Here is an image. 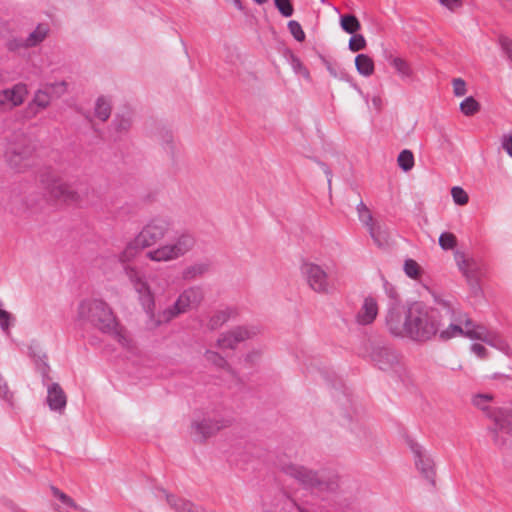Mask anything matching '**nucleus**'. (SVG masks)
Masks as SVG:
<instances>
[{"label":"nucleus","instance_id":"f257e3e1","mask_svg":"<svg viewBox=\"0 0 512 512\" xmlns=\"http://www.w3.org/2000/svg\"><path fill=\"white\" fill-rule=\"evenodd\" d=\"M440 304L451 313V323L445 329H440V311L421 301L390 307L385 316V327L392 336L417 343H426L437 336L442 341L466 337L508 352L507 342L496 332L474 323L466 313L457 311L451 303L441 301Z\"/></svg>","mask_w":512,"mask_h":512},{"label":"nucleus","instance_id":"f03ea898","mask_svg":"<svg viewBox=\"0 0 512 512\" xmlns=\"http://www.w3.org/2000/svg\"><path fill=\"white\" fill-rule=\"evenodd\" d=\"M173 228L172 221L167 217H155L148 221L133 240L127 243L118 259L121 263L134 260L141 250L149 248L163 240Z\"/></svg>","mask_w":512,"mask_h":512},{"label":"nucleus","instance_id":"7ed1b4c3","mask_svg":"<svg viewBox=\"0 0 512 512\" xmlns=\"http://www.w3.org/2000/svg\"><path fill=\"white\" fill-rule=\"evenodd\" d=\"M78 316L80 319L92 323L104 333L112 335L123 346L127 344L124 332L112 310L102 300L93 299L81 302L78 307Z\"/></svg>","mask_w":512,"mask_h":512},{"label":"nucleus","instance_id":"20e7f679","mask_svg":"<svg viewBox=\"0 0 512 512\" xmlns=\"http://www.w3.org/2000/svg\"><path fill=\"white\" fill-rule=\"evenodd\" d=\"M204 300V291L200 286H190L184 289L175 302L156 315H152L155 326L167 324L188 311L197 308Z\"/></svg>","mask_w":512,"mask_h":512},{"label":"nucleus","instance_id":"39448f33","mask_svg":"<svg viewBox=\"0 0 512 512\" xmlns=\"http://www.w3.org/2000/svg\"><path fill=\"white\" fill-rule=\"evenodd\" d=\"M194 246V236L189 233H181L172 241L147 251L145 257L156 263L172 262L188 254Z\"/></svg>","mask_w":512,"mask_h":512},{"label":"nucleus","instance_id":"423d86ee","mask_svg":"<svg viewBox=\"0 0 512 512\" xmlns=\"http://www.w3.org/2000/svg\"><path fill=\"white\" fill-rule=\"evenodd\" d=\"M40 181L53 200L69 205H79L82 202V196L72 184L63 180L54 171L47 170L42 173Z\"/></svg>","mask_w":512,"mask_h":512},{"label":"nucleus","instance_id":"0eeeda50","mask_svg":"<svg viewBox=\"0 0 512 512\" xmlns=\"http://www.w3.org/2000/svg\"><path fill=\"white\" fill-rule=\"evenodd\" d=\"M124 264V273L137 293L141 305L147 312L151 313V316L155 315L152 313L155 297L145 275L136 266Z\"/></svg>","mask_w":512,"mask_h":512},{"label":"nucleus","instance_id":"6e6552de","mask_svg":"<svg viewBox=\"0 0 512 512\" xmlns=\"http://www.w3.org/2000/svg\"><path fill=\"white\" fill-rule=\"evenodd\" d=\"M300 271L308 287L315 293L329 294L332 292L334 287L329 279V275L319 264L303 261Z\"/></svg>","mask_w":512,"mask_h":512},{"label":"nucleus","instance_id":"1a4fd4ad","mask_svg":"<svg viewBox=\"0 0 512 512\" xmlns=\"http://www.w3.org/2000/svg\"><path fill=\"white\" fill-rule=\"evenodd\" d=\"M281 471L295 479L300 485L305 488L324 490L328 489L329 485L326 483L322 476L316 471H313L303 465L288 462L281 465Z\"/></svg>","mask_w":512,"mask_h":512},{"label":"nucleus","instance_id":"9d476101","mask_svg":"<svg viewBox=\"0 0 512 512\" xmlns=\"http://www.w3.org/2000/svg\"><path fill=\"white\" fill-rule=\"evenodd\" d=\"M410 449L413 453L414 464L417 471L424 477L430 484L435 483V462L433 457L426 449L418 443H411Z\"/></svg>","mask_w":512,"mask_h":512},{"label":"nucleus","instance_id":"9b49d317","mask_svg":"<svg viewBox=\"0 0 512 512\" xmlns=\"http://www.w3.org/2000/svg\"><path fill=\"white\" fill-rule=\"evenodd\" d=\"M259 330L254 326H239L221 334L217 345L221 349H234L239 343L251 339L258 334Z\"/></svg>","mask_w":512,"mask_h":512},{"label":"nucleus","instance_id":"f8f14e48","mask_svg":"<svg viewBox=\"0 0 512 512\" xmlns=\"http://www.w3.org/2000/svg\"><path fill=\"white\" fill-rule=\"evenodd\" d=\"M494 422V437L493 440L498 445H503L505 440L500 437V433H505L512 436V407L510 408H495V410L489 414Z\"/></svg>","mask_w":512,"mask_h":512},{"label":"nucleus","instance_id":"ddd939ff","mask_svg":"<svg viewBox=\"0 0 512 512\" xmlns=\"http://www.w3.org/2000/svg\"><path fill=\"white\" fill-rule=\"evenodd\" d=\"M28 95L27 86L17 83L11 88L0 91V111H9L22 105Z\"/></svg>","mask_w":512,"mask_h":512},{"label":"nucleus","instance_id":"4468645a","mask_svg":"<svg viewBox=\"0 0 512 512\" xmlns=\"http://www.w3.org/2000/svg\"><path fill=\"white\" fill-rule=\"evenodd\" d=\"M378 312L379 306L377 299L372 296H367L364 298L361 307L356 313L355 321L362 326L370 325L376 319Z\"/></svg>","mask_w":512,"mask_h":512},{"label":"nucleus","instance_id":"2eb2a0df","mask_svg":"<svg viewBox=\"0 0 512 512\" xmlns=\"http://www.w3.org/2000/svg\"><path fill=\"white\" fill-rule=\"evenodd\" d=\"M231 424V419H203L194 422L192 428L195 433L201 437H208L222 428L228 427Z\"/></svg>","mask_w":512,"mask_h":512},{"label":"nucleus","instance_id":"dca6fc26","mask_svg":"<svg viewBox=\"0 0 512 512\" xmlns=\"http://www.w3.org/2000/svg\"><path fill=\"white\" fill-rule=\"evenodd\" d=\"M32 155V151L29 148L19 147L14 148L7 155L10 165L17 169L23 170L29 166V160Z\"/></svg>","mask_w":512,"mask_h":512},{"label":"nucleus","instance_id":"f3484780","mask_svg":"<svg viewBox=\"0 0 512 512\" xmlns=\"http://www.w3.org/2000/svg\"><path fill=\"white\" fill-rule=\"evenodd\" d=\"M374 362L380 369L386 370L398 362L397 354L388 348H379L372 354Z\"/></svg>","mask_w":512,"mask_h":512},{"label":"nucleus","instance_id":"a211bd4d","mask_svg":"<svg viewBox=\"0 0 512 512\" xmlns=\"http://www.w3.org/2000/svg\"><path fill=\"white\" fill-rule=\"evenodd\" d=\"M47 402L52 410H62L66 406V395L59 384L54 383L48 388Z\"/></svg>","mask_w":512,"mask_h":512},{"label":"nucleus","instance_id":"6ab92c4d","mask_svg":"<svg viewBox=\"0 0 512 512\" xmlns=\"http://www.w3.org/2000/svg\"><path fill=\"white\" fill-rule=\"evenodd\" d=\"M209 269L210 264L208 262H196L186 266L181 273V277L184 281H193L204 276Z\"/></svg>","mask_w":512,"mask_h":512},{"label":"nucleus","instance_id":"aec40b11","mask_svg":"<svg viewBox=\"0 0 512 512\" xmlns=\"http://www.w3.org/2000/svg\"><path fill=\"white\" fill-rule=\"evenodd\" d=\"M390 65L395 69L401 79H410L413 77V69L410 63L402 57L389 56Z\"/></svg>","mask_w":512,"mask_h":512},{"label":"nucleus","instance_id":"412c9836","mask_svg":"<svg viewBox=\"0 0 512 512\" xmlns=\"http://www.w3.org/2000/svg\"><path fill=\"white\" fill-rule=\"evenodd\" d=\"M368 232L373 239L374 243L379 247H384L389 243V232L387 227L376 221L369 229Z\"/></svg>","mask_w":512,"mask_h":512},{"label":"nucleus","instance_id":"4be33fe9","mask_svg":"<svg viewBox=\"0 0 512 512\" xmlns=\"http://www.w3.org/2000/svg\"><path fill=\"white\" fill-rule=\"evenodd\" d=\"M49 32L50 27L48 24H38L37 27L25 38L26 46L29 48L36 47L47 38Z\"/></svg>","mask_w":512,"mask_h":512},{"label":"nucleus","instance_id":"5701e85b","mask_svg":"<svg viewBox=\"0 0 512 512\" xmlns=\"http://www.w3.org/2000/svg\"><path fill=\"white\" fill-rule=\"evenodd\" d=\"M236 315L237 310L233 307H226L218 310L211 316L209 326L211 329H217Z\"/></svg>","mask_w":512,"mask_h":512},{"label":"nucleus","instance_id":"b1692460","mask_svg":"<svg viewBox=\"0 0 512 512\" xmlns=\"http://www.w3.org/2000/svg\"><path fill=\"white\" fill-rule=\"evenodd\" d=\"M355 66L358 73L364 77H369L374 73V61L367 54H359L355 58Z\"/></svg>","mask_w":512,"mask_h":512},{"label":"nucleus","instance_id":"393cba45","mask_svg":"<svg viewBox=\"0 0 512 512\" xmlns=\"http://www.w3.org/2000/svg\"><path fill=\"white\" fill-rule=\"evenodd\" d=\"M111 111H112L111 101L104 96L98 97L95 102V107H94L95 116L99 120L105 122L110 117Z\"/></svg>","mask_w":512,"mask_h":512},{"label":"nucleus","instance_id":"a878e982","mask_svg":"<svg viewBox=\"0 0 512 512\" xmlns=\"http://www.w3.org/2000/svg\"><path fill=\"white\" fill-rule=\"evenodd\" d=\"M493 400V396L491 394H478L475 395L472 399L473 405L482 411L487 413V416L489 417V414H491L495 409L491 408V402Z\"/></svg>","mask_w":512,"mask_h":512},{"label":"nucleus","instance_id":"bb28decb","mask_svg":"<svg viewBox=\"0 0 512 512\" xmlns=\"http://www.w3.org/2000/svg\"><path fill=\"white\" fill-rule=\"evenodd\" d=\"M341 28L349 34H355L360 30L361 24L354 15H343L340 19Z\"/></svg>","mask_w":512,"mask_h":512},{"label":"nucleus","instance_id":"cd10ccee","mask_svg":"<svg viewBox=\"0 0 512 512\" xmlns=\"http://www.w3.org/2000/svg\"><path fill=\"white\" fill-rule=\"evenodd\" d=\"M357 213L360 222L367 228V230L376 222L371 211L363 202H360L357 205Z\"/></svg>","mask_w":512,"mask_h":512},{"label":"nucleus","instance_id":"c85d7f7f","mask_svg":"<svg viewBox=\"0 0 512 512\" xmlns=\"http://www.w3.org/2000/svg\"><path fill=\"white\" fill-rule=\"evenodd\" d=\"M166 500L168 505L175 511V512H187L188 508L190 507V504L192 502L177 497L175 495H167Z\"/></svg>","mask_w":512,"mask_h":512},{"label":"nucleus","instance_id":"c756f323","mask_svg":"<svg viewBox=\"0 0 512 512\" xmlns=\"http://www.w3.org/2000/svg\"><path fill=\"white\" fill-rule=\"evenodd\" d=\"M455 259L459 269L468 278L471 267L475 264L472 258H468L464 253L456 252Z\"/></svg>","mask_w":512,"mask_h":512},{"label":"nucleus","instance_id":"7c9ffc66","mask_svg":"<svg viewBox=\"0 0 512 512\" xmlns=\"http://www.w3.org/2000/svg\"><path fill=\"white\" fill-rule=\"evenodd\" d=\"M480 109L479 103L473 97H467L460 103V110L466 116H472Z\"/></svg>","mask_w":512,"mask_h":512},{"label":"nucleus","instance_id":"2f4dec72","mask_svg":"<svg viewBox=\"0 0 512 512\" xmlns=\"http://www.w3.org/2000/svg\"><path fill=\"white\" fill-rule=\"evenodd\" d=\"M398 165L404 170L409 171L414 166V156L413 153L409 150H403L398 155Z\"/></svg>","mask_w":512,"mask_h":512},{"label":"nucleus","instance_id":"473e14b6","mask_svg":"<svg viewBox=\"0 0 512 512\" xmlns=\"http://www.w3.org/2000/svg\"><path fill=\"white\" fill-rule=\"evenodd\" d=\"M51 101L50 93L46 89L38 90L33 98V104L40 109H45L49 106Z\"/></svg>","mask_w":512,"mask_h":512},{"label":"nucleus","instance_id":"72a5a7b5","mask_svg":"<svg viewBox=\"0 0 512 512\" xmlns=\"http://www.w3.org/2000/svg\"><path fill=\"white\" fill-rule=\"evenodd\" d=\"M404 272L408 277L418 279L422 271L420 265L415 260L407 259L404 262Z\"/></svg>","mask_w":512,"mask_h":512},{"label":"nucleus","instance_id":"f704fd0d","mask_svg":"<svg viewBox=\"0 0 512 512\" xmlns=\"http://www.w3.org/2000/svg\"><path fill=\"white\" fill-rule=\"evenodd\" d=\"M439 245L443 250H452L457 245V238L451 232H443L439 237Z\"/></svg>","mask_w":512,"mask_h":512},{"label":"nucleus","instance_id":"c9c22d12","mask_svg":"<svg viewBox=\"0 0 512 512\" xmlns=\"http://www.w3.org/2000/svg\"><path fill=\"white\" fill-rule=\"evenodd\" d=\"M275 7L283 17H291L294 13V8L291 0H274Z\"/></svg>","mask_w":512,"mask_h":512},{"label":"nucleus","instance_id":"e433bc0d","mask_svg":"<svg viewBox=\"0 0 512 512\" xmlns=\"http://www.w3.org/2000/svg\"><path fill=\"white\" fill-rule=\"evenodd\" d=\"M52 493L55 497H57L62 503H64L66 506L73 508L75 510H83L80 508L74 500L69 497L67 494L61 492L58 488L52 487Z\"/></svg>","mask_w":512,"mask_h":512},{"label":"nucleus","instance_id":"4c0bfd02","mask_svg":"<svg viewBox=\"0 0 512 512\" xmlns=\"http://www.w3.org/2000/svg\"><path fill=\"white\" fill-rule=\"evenodd\" d=\"M366 40L361 34H353L349 40V49L353 52H358L366 48Z\"/></svg>","mask_w":512,"mask_h":512},{"label":"nucleus","instance_id":"58836bf2","mask_svg":"<svg viewBox=\"0 0 512 512\" xmlns=\"http://www.w3.org/2000/svg\"><path fill=\"white\" fill-rule=\"evenodd\" d=\"M451 195L453 201L460 206L466 205L469 201L468 194L458 186H455L451 189Z\"/></svg>","mask_w":512,"mask_h":512},{"label":"nucleus","instance_id":"ea45409f","mask_svg":"<svg viewBox=\"0 0 512 512\" xmlns=\"http://www.w3.org/2000/svg\"><path fill=\"white\" fill-rule=\"evenodd\" d=\"M0 398L9 403L10 405H13V399L14 395L13 392L10 391L9 386L6 382V380L2 377L0 374Z\"/></svg>","mask_w":512,"mask_h":512},{"label":"nucleus","instance_id":"a19ab883","mask_svg":"<svg viewBox=\"0 0 512 512\" xmlns=\"http://www.w3.org/2000/svg\"><path fill=\"white\" fill-rule=\"evenodd\" d=\"M288 29L297 41L302 42L305 40V33H304L301 25L299 24V22H297L295 20L289 21Z\"/></svg>","mask_w":512,"mask_h":512},{"label":"nucleus","instance_id":"79ce46f5","mask_svg":"<svg viewBox=\"0 0 512 512\" xmlns=\"http://www.w3.org/2000/svg\"><path fill=\"white\" fill-rule=\"evenodd\" d=\"M6 47L11 52H16V51H18L20 49H27V48H29L28 46H26L25 38H13V39H10L7 42V44H6Z\"/></svg>","mask_w":512,"mask_h":512},{"label":"nucleus","instance_id":"37998d69","mask_svg":"<svg viewBox=\"0 0 512 512\" xmlns=\"http://www.w3.org/2000/svg\"><path fill=\"white\" fill-rule=\"evenodd\" d=\"M452 84L455 96L461 97L466 94V83L463 79L456 78L453 80Z\"/></svg>","mask_w":512,"mask_h":512},{"label":"nucleus","instance_id":"c03bdc74","mask_svg":"<svg viewBox=\"0 0 512 512\" xmlns=\"http://www.w3.org/2000/svg\"><path fill=\"white\" fill-rule=\"evenodd\" d=\"M130 117H117L114 121V125L117 131H127L131 127Z\"/></svg>","mask_w":512,"mask_h":512},{"label":"nucleus","instance_id":"a18cd8bd","mask_svg":"<svg viewBox=\"0 0 512 512\" xmlns=\"http://www.w3.org/2000/svg\"><path fill=\"white\" fill-rule=\"evenodd\" d=\"M438 2L445 7L446 9L454 12L457 9L461 8L463 5V0H438Z\"/></svg>","mask_w":512,"mask_h":512},{"label":"nucleus","instance_id":"49530a36","mask_svg":"<svg viewBox=\"0 0 512 512\" xmlns=\"http://www.w3.org/2000/svg\"><path fill=\"white\" fill-rule=\"evenodd\" d=\"M471 351L481 359H486L488 357V351L482 344L473 343L471 345Z\"/></svg>","mask_w":512,"mask_h":512},{"label":"nucleus","instance_id":"de8ad7c7","mask_svg":"<svg viewBox=\"0 0 512 512\" xmlns=\"http://www.w3.org/2000/svg\"><path fill=\"white\" fill-rule=\"evenodd\" d=\"M205 356L208 361L214 362L218 366H223L225 364V360L216 352L207 351Z\"/></svg>","mask_w":512,"mask_h":512},{"label":"nucleus","instance_id":"09e8293b","mask_svg":"<svg viewBox=\"0 0 512 512\" xmlns=\"http://www.w3.org/2000/svg\"><path fill=\"white\" fill-rule=\"evenodd\" d=\"M502 146L505 151L512 157V135L503 136Z\"/></svg>","mask_w":512,"mask_h":512},{"label":"nucleus","instance_id":"8fccbe9b","mask_svg":"<svg viewBox=\"0 0 512 512\" xmlns=\"http://www.w3.org/2000/svg\"><path fill=\"white\" fill-rule=\"evenodd\" d=\"M6 507L10 512H27L24 508H22L20 505L9 501L6 503Z\"/></svg>","mask_w":512,"mask_h":512},{"label":"nucleus","instance_id":"3c124183","mask_svg":"<svg viewBox=\"0 0 512 512\" xmlns=\"http://www.w3.org/2000/svg\"><path fill=\"white\" fill-rule=\"evenodd\" d=\"M503 48L506 51V54L508 55L509 59L512 62V42L511 41H504L503 42Z\"/></svg>","mask_w":512,"mask_h":512},{"label":"nucleus","instance_id":"603ef678","mask_svg":"<svg viewBox=\"0 0 512 512\" xmlns=\"http://www.w3.org/2000/svg\"><path fill=\"white\" fill-rule=\"evenodd\" d=\"M372 104L377 109L380 110L382 106V99L379 96H375L372 98Z\"/></svg>","mask_w":512,"mask_h":512},{"label":"nucleus","instance_id":"864d4df0","mask_svg":"<svg viewBox=\"0 0 512 512\" xmlns=\"http://www.w3.org/2000/svg\"><path fill=\"white\" fill-rule=\"evenodd\" d=\"M66 83L65 82H60L58 84H53L51 85L49 88L50 89H59L60 92H64L66 90Z\"/></svg>","mask_w":512,"mask_h":512},{"label":"nucleus","instance_id":"5fc2aeb1","mask_svg":"<svg viewBox=\"0 0 512 512\" xmlns=\"http://www.w3.org/2000/svg\"><path fill=\"white\" fill-rule=\"evenodd\" d=\"M187 512H205V510L202 507L196 506L195 504L191 503Z\"/></svg>","mask_w":512,"mask_h":512},{"label":"nucleus","instance_id":"6e6d98bb","mask_svg":"<svg viewBox=\"0 0 512 512\" xmlns=\"http://www.w3.org/2000/svg\"><path fill=\"white\" fill-rule=\"evenodd\" d=\"M324 172L326 173L327 176H329L328 183L329 185H331V171L327 167H325Z\"/></svg>","mask_w":512,"mask_h":512},{"label":"nucleus","instance_id":"4d7b16f0","mask_svg":"<svg viewBox=\"0 0 512 512\" xmlns=\"http://www.w3.org/2000/svg\"><path fill=\"white\" fill-rule=\"evenodd\" d=\"M234 1V4L239 8V9H242V4H241V1L240 0H233Z\"/></svg>","mask_w":512,"mask_h":512},{"label":"nucleus","instance_id":"13d9d810","mask_svg":"<svg viewBox=\"0 0 512 512\" xmlns=\"http://www.w3.org/2000/svg\"><path fill=\"white\" fill-rule=\"evenodd\" d=\"M257 4H265L268 0H254Z\"/></svg>","mask_w":512,"mask_h":512}]
</instances>
